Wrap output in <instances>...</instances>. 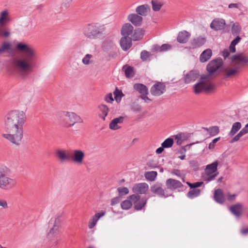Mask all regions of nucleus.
<instances>
[{
    "label": "nucleus",
    "mask_w": 248,
    "mask_h": 248,
    "mask_svg": "<svg viewBox=\"0 0 248 248\" xmlns=\"http://www.w3.org/2000/svg\"><path fill=\"white\" fill-rule=\"evenodd\" d=\"M214 198L217 202L222 204L225 201L224 193L222 190L219 188L215 189Z\"/></svg>",
    "instance_id": "bb28decb"
},
{
    "label": "nucleus",
    "mask_w": 248,
    "mask_h": 248,
    "mask_svg": "<svg viewBox=\"0 0 248 248\" xmlns=\"http://www.w3.org/2000/svg\"><path fill=\"white\" fill-rule=\"evenodd\" d=\"M121 200V197L118 196L112 198L110 202V204L111 206H114L120 202Z\"/></svg>",
    "instance_id": "6e6d98bb"
},
{
    "label": "nucleus",
    "mask_w": 248,
    "mask_h": 248,
    "mask_svg": "<svg viewBox=\"0 0 248 248\" xmlns=\"http://www.w3.org/2000/svg\"><path fill=\"white\" fill-rule=\"evenodd\" d=\"M165 89V85L163 83L158 82L153 86L150 92L153 95L159 96L164 93Z\"/></svg>",
    "instance_id": "2eb2a0df"
},
{
    "label": "nucleus",
    "mask_w": 248,
    "mask_h": 248,
    "mask_svg": "<svg viewBox=\"0 0 248 248\" xmlns=\"http://www.w3.org/2000/svg\"><path fill=\"white\" fill-rule=\"evenodd\" d=\"M150 11V7L147 4H143L138 6L136 9V12L142 17L146 16Z\"/></svg>",
    "instance_id": "cd10ccee"
},
{
    "label": "nucleus",
    "mask_w": 248,
    "mask_h": 248,
    "mask_svg": "<svg viewBox=\"0 0 248 248\" xmlns=\"http://www.w3.org/2000/svg\"><path fill=\"white\" fill-rule=\"evenodd\" d=\"M212 52L210 49H207L201 54L200 60L202 62H207L212 56Z\"/></svg>",
    "instance_id": "2f4dec72"
},
{
    "label": "nucleus",
    "mask_w": 248,
    "mask_h": 248,
    "mask_svg": "<svg viewBox=\"0 0 248 248\" xmlns=\"http://www.w3.org/2000/svg\"><path fill=\"white\" fill-rule=\"evenodd\" d=\"M201 190L200 189H192L189 191L187 196L190 199L195 198L200 195Z\"/></svg>",
    "instance_id": "a19ab883"
},
{
    "label": "nucleus",
    "mask_w": 248,
    "mask_h": 248,
    "mask_svg": "<svg viewBox=\"0 0 248 248\" xmlns=\"http://www.w3.org/2000/svg\"><path fill=\"white\" fill-rule=\"evenodd\" d=\"M164 148H163V146H161L160 147H159L158 148H157L155 151L156 153L157 154H160L161 153H162L163 152V151H164Z\"/></svg>",
    "instance_id": "774afa93"
},
{
    "label": "nucleus",
    "mask_w": 248,
    "mask_h": 248,
    "mask_svg": "<svg viewBox=\"0 0 248 248\" xmlns=\"http://www.w3.org/2000/svg\"><path fill=\"white\" fill-rule=\"evenodd\" d=\"M242 4L240 3H231L229 5L228 7L229 8H240L242 7Z\"/></svg>",
    "instance_id": "052dcab7"
},
{
    "label": "nucleus",
    "mask_w": 248,
    "mask_h": 248,
    "mask_svg": "<svg viewBox=\"0 0 248 248\" xmlns=\"http://www.w3.org/2000/svg\"><path fill=\"white\" fill-rule=\"evenodd\" d=\"M0 206H2L3 208H7V203L5 201L0 200Z\"/></svg>",
    "instance_id": "69168bd1"
},
{
    "label": "nucleus",
    "mask_w": 248,
    "mask_h": 248,
    "mask_svg": "<svg viewBox=\"0 0 248 248\" xmlns=\"http://www.w3.org/2000/svg\"><path fill=\"white\" fill-rule=\"evenodd\" d=\"M85 158L84 152L81 150H75L73 151L71 159L72 161L78 165H81L83 163Z\"/></svg>",
    "instance_id": "9b49d317"
},
{
    "label": "nucleus",
    "mask_w": 248,
    "mask_h": 248,
    "mask_svg": "<svg viewBox=\"0 0 248 248\" xmlns=\"http://www.w3.org/2000/svg\"><path fill=\"white\" fill-rule=\"evenodd\" d=\"M235 45H233V44H232V43L231 44L230 47H229V49H230V52H231L232 53H234L235 52Z\"/></svg>",
    "instance_id": "338daca9"
},
{
    "label": "nucleus",
    "mask_w": 248,
    "mask_h": 248,
    "mask_svg": "<svg viewBox=\"0 0 248 248\" xmlns=\"http://www.w3.org/2000/svg\"><path fill=\"white\" fill-rule=\"evenodd\" d=\"M114 95V99L117 103H120L121 101L122 98L124 96L121 90H119L118 88H116L113 92Z\"/></svg>",
    "instance_id": "58836bf2"
},
{
    "label": "nucleus",
    "mask_w": 248,
    "mask_h": 248,
    "mask_svg": "<svg viewBox=\"0 0 248 248\" xmlns=\"http://www.w3.org/2000/svg\"><path fill=\"white\" fill-rule=\"evenodd\" d=\"M220 139V137H218L217 138L214 139L212 142H211L208 145V149L210 150H213L216 146V143L219 141V140Z\"/></svg>",
    "instance_id": "3c124183"
},
{
    "label": "nucleus",
    "mask_w": 248,
    "mask_h": 248,
    "mask_svg": "<svg viewBox=\"0 0 248 248\" xmlns=\"http://www.w3.org/2000/svg\"><path fill=\"white\" fill-rule=\"evenodd\" d=\"M218 163L215 161L206 166L204 172L202 175V179L207 182L213 180L218 174L217 172Z\"/></svg>",
    "instance_id": "0eeeda50"
},
{
    "label": "nucleus",
    "mask_w": 248,
    "mask_h": 248,
    "mask_svg": "<svg viewBox=\"0 0 248 248\" xmlns=\"http://www.w3.org/2000/svg\"><path fill=\"white\" fill-rule=\"evenodd\" d=\"M241 39V38L239 36H237V37L235 38V39H234L232 41L231 43L232 44H233V45H234L236 46L240 42Z\"/></svg>",
    "instance_id": "e2e57ef3"
},
{
    "label": "nucleus",
    "mask_w": 248,
    "mask_h": 248,
    "mask_svg": "<svg viewBox=\"0 0 248 248\" xmlns=\"http://www.w3.org/2000/svg\"><path fill=\"white\" fill-rule=\"evenodd\" d=\"M98 109L99 117L102 120L105 121L109 111V108L106 105L101 104L98 105Z\"/></svg>",
    "instance_id": "4be33fe9"
},
{
    "label": "nucleus",
    "mask_w": 248,
    "mask_h": 248,
    "mask_svg": "<svg viewBox=\"0 0 248 248\" xmlns=\"http://www.w3.org/2000/svg\"><path fill=\"white\" fill-rule=\"evenodd\" d=\"M10 48V44L9 43H3L0 48V53L5 51Z\"/></svg>",
    "instance_id": "603ef678"
},
{
    "label": "nucleus",
    "mask_w": 248,
    "mask_h": 248,
    "mask_svg": "<svg viewBox=\"0 0 248 248\" xmlns=\"http://www.w3.org/2000/svg\"><path fill=\"white\" fill-rule=\"evenodd\" d=\"M226 27L225 20L223 18H216L210 24V28L215 31H220L224 29Z\"/></svg>",
    "instance_id": "4468645a"
},
{
    "label": "nucleus",
    "mask_w": 248,
    "mask_h": 248,
    "mask_svg": "<svg viewBox=\"0 0 248 248\" xmlns=\"http://www.w3.org/2000/svg\"><path fill=\"white\" fill-rule=\"evenodd\" d=\"M157 174L155 171H148L145 173V177L149 181H153L156 178Z\"/></svg>",
    "instance_id": "37998d69"
},
{
    "label": "nucleus",
    "mask_w": 248,
    "mask_h": 248,
    "mask_svg": "<svg viewBox=\"0 0 248 248\" xmlns=\"http://www.w3.org/2000/svg\"><path fill=\"white\" fill-rule=\"evenodd\" d=\"M82 62L85 65H89L93 62V55L90 54H86L82 59Z\"/></svg>",
    "instance_id": "e433bc0d"
},
{
    "label": "nucleus",
    "mask_w": 248,
    "mask_h": 248,
    "mask_svg": "<svg viewBox=\"0 0 248 248\" xmlns=\"http://www.w3.org/2000/svg\"><path fill=\"white\" fill-rule=\"evenodd\" d=\"M189 164L195 170L198 169L199 166L198 162L194 160L190 161Z\"/></svg>",
    "instance_id": "13d9d810"
},
{
    "label": "nucleus",
    "mask_w": 248,
    "mask_h": 248,
    "mask_svg": "<svg viewBox=\"0 0 248 248\" xmlns=\"http://www.w3.org/2000/svg\"><path fill=\"white\" fill-rule=\"evenodd\" d=\"M132 202L130 199H127L123 202H122L121 203V208L123 210H128L132 206Z\"/></svg>",
    "instance_id": "79ce46f5"
},
{
    "label": "nucleus",
    "mask_w": 248,
    "mask_h": 248,
    "mask_svg": "<svg viewBox=\"0 0 248 248\" xmlns=\"http://www.w3.org/2000/svg\"><path fill=\"white\" fill-rule=\"evenodd\" d=\"M144 35V31L141 29H138L135 30L134 33L132 35L134 41H138L141 39Z\"/></svg>",
    "instance_id": "f704fd0d"
},
{
    "label": "nucleus",
    "mask_w": 248,
    "mask_h": 248,
    "mask_svg": "<svg viewBox=\"0 0 248 248\" xmlns=\"http://www.w3.org/2000/svg\"><path fill=\"white\" fill-rule=\"evenodd\" d=\"M120 44L124 51H126L132 46V39L129 36H123L120 40Z\"/></svg>",
    "instance_id": "b1692460"
},
{
    "label": "nucleus",
    "mask_w": 248,
    "mask_h": 248,
    "mask_svg": "<svg viewBox=\"0 0 248 248\" xmlns=\"http://www.w3.org/2000/svg\"><path fill=\"white\" fill-rule=\"evenodd\" d=\"M61 124L66 128L73 126L77 123H83V119L77 113L68 111H62L58 114Z\"/></svg>",
    "instance_id": "7ed1b4c3"
},
{
    "label": "nucleus",
    "mask_w": 248,
    "mask_h": 248,
    "mask_svg": "<svg viewBox=\"0 0 248 248\" xmlns=\"http://www.w3.org/2000/svg\"><path fill=\"white\" fill-rule=\"evenodd\" d=\"M106 214V212L101 211L96 213L89 220L88 222V227L90 229H92L96 225L98 220L102 217H104Z\"/></svg>",
    "instance_id": "a211bd4d"
},
{
    "label": "nucleus",
    "mask_w": 248,
    "mask_h": 248,
    "mask_svg": "<svg viewBox=\"0 0 248 248\" xmlns=\"http://www.w3.org/2000/svg\"><path fill=\"white\" fill-rule=\"evenodd\" d=\"M134 88L139 93L143 95H146L148 93V89L146 86L142 84L137 83L134 85Z\"/></svg>",
    "instance_id": "7c9ffc66"
},
{
    "label": "nucleus",
    "mask_w": 248,
    "mask_h": 248,
    "mask_svg": "<svg viewBox=\"0 0 248 248\" xmlns=\"http://www.w3.org/2000/svg\"><path fill=\"white\" fill-rule=\"evenodd\" d=\"M241 27L238 22L234 23L232 27L231 31L233 36H238L241 31Z\"/></svg>",
    "instance_id": "72a5a7b5"
},
{
    "label": "nucleus",
    "mask_w": 248,
    "mask_h": 248,
    "mask_svg": "<svg viewBox=\"0 0 248 248\" xmlns=\"http://www.w3.org/2000/svg\"><path fill=\"white\" fill-rule=\"evenodd\" d=\"M186 184L192 189H197V187L201 186L202 184V182H197L194 183L186 182Z\"/></svg>",
    "instance_id": "09e8293b"
},
{
    "label": "nucleus",
    "mask_w": 248,
    "mask_h": 248,
    "mask_svg": "<svg viewBox=\"0 0 248 248\" xmlns=\"http://www.w3.org/2000/svg\"><path fill=\"white\" fill-rule=\"evenodd\" d=\"M135 204V208L137 210L141 209L146 204L147 200L142 199L140 200V196L138 195L133 194L128 198Z\"/></svg>",
    "instance_id": "ddd939ff"
},
{
    "label": "nucleus",
    "mask_w": 248,
    "mask_h": 248,
    "mask_svg": "<svg viewBox=\"0 0 248 248\" xmlns=\"http://www.w3.org/2000/svg\"><path fill=\"white\" fill-rule=\"evenodd\" d=\"M131 109L133 111L139 112L141 110V107L138 104H133L132 106Z\"/></svg>",
    "instance_id": "bf43d9fd"
},
{
    "label": "nucleus",
    "mask_w": 248,
    "mask_h": 248,
    "mask_svg": "<svg viewBox=\"0 0 248 248\" xmlns=\"http://www.w3.org/2000/svg\"><path fill=\"white\" fill-rule=\"evenodd\" d=\"M211 80L210 75H202L200 81L194 86V92L199 94L202 92L211 93L215 89V85L209 82Z\"/></svg>",
    "instance_id": "20e7f679"
},
{
    "label": "nucleus",
    "mask_w": 248,
    "mask_h": 248,
    "mask_svg": "<svg viewBox=\"0 0 248 248\" xmlns=\"http://www.w3.org/2000/svg\"><path fill=\"white\" fill-rule=\"evenodd\" d=\"M173 144V140L171 138H168L161 144L163 148H168L171 147Z\"/></svg>",
    "instance_id": "a18cd8bd"
},
{
    "label": "nucleus",
    "mask_w": 248,
    "mask_h": 248,
    "mask_svg": "<svg viewBox=\"0 0 248 248\" xmlns=\"http://www.w3.org/2000/svg\"><path fill=\"white\" fill-rule=\"evenodd\" d=\"M104 31V28L98 23H92L86 25L82 31L84 36L90 39H95L100 36Z\"/></svg>",
    "instance_id": "39448f33"
},
{
    "label": "nucleus",
    "mask_w": 248,
    "mask_h": 248,
    "mask_svg": "<svg viewBox=\"0 0 248 248\" xmlns=\"http://www.w3.org/2000/svg\"><path fill=\"white\" fill-rule=\"evenodd\" d=\"M16 49L22 54L19 58H14L12 64L19 76L25 78L31 69V48L25 44L16 42Z\"/></svg>",
    "instance_id": "f03ea898"
},
{
    "label": "nucleus",
    "mask_w": 248,
    "mask_h": 248,
    "mask_svg": "<svg viewBox=\"0 0 248 248\" xmlns=\"http://www.w3.org/2000/svg\"><path fill=\"white\" fill-rule=\"evenodd\" d=\"M248 133V123L242 128L240 132L232 140L231 142L232 143L239 140L240 138L245 134Z\"/></svg>",
    "instance_id": "473e14b6"
},
{
    "label": "nucleus",
    "mask_w": 248,
    "mask_h": 248,
    "mask_svg": "<svg viewBox=\"0 0 248 248\" xmlns=\"http://www.w3.org/2000/svg\"><path fill=\"white\" fill-rule=\"evenodd\" d=\"M8 13L7 11H2L1 13L0 17V25H2L4 23V20L5 18L7 16Z\"/></svg>",
    "instance_id": "4d7b16f0"
},
{
    "label": "nucleus",
    "mask_w": 248,
    "mask_h": 248,
    "mask_svg": "<svg viewBox=\"0 0 248 248\" xmlns=\"http://www.w3.org/2000/svg\"><path fill=\"white\" fill-rule=\"evenodd\" d=\"M150 56V53L146 50L142 51L140 53V58L142 61H147Z\"/></svg>",
    "instance_id": "49530a36"
},
{
    "label": "nucleus",
    "mask_w": 248,
    "mask_h": 248,
    "mask_svg": "<svg viewBox=\"0 0 248 248\" xmlns=\"http://www.w3.org/2000/svg\"><path fill=\"white\" fill-rule=\"evenodd\" d=\"M127 19L136 26L141 25L142 21V17L138 14H130L127 16Z\"/></svg>",
    "instance_id": "5701e85b"
},
{
    "label": "nucleus",
    "mask_w": 248,
    "mask_h": 248,
    "mask_svg": "<svg viewBox=\"0 0 248 248\" xmlns=\"http://www.w3.org/2000/svg\"><path fill=\"white\" fill-rule=\"evenodd\" d=\"M133 27L130 23H125L122 27L121 34L123 36H128L133 31Z\"/></svg>",
    "instance_id": "c85d7f7f"
},
{
    "label": "nucleus",
    "mask_w": 248,
    "mask_h": 248,
    "mask_svg": "<svg viewBox=\"0 0 248 248\" xmlns=\"http://www.w3.org/2000/svg\"><path fill=\"white\" fill-rule=\"evenodd\" d=\"M117 191L120 195H126L129 193V190L126 187H118L117 188Z\"/></svg>",
    "instance_id": "8fccbe9b"
},
{
    "label": "nucleus",
    "mask_w": 248,
    "mask_h": 248,
    "mask_svg": "<svg viewBox=\"0 0 248 248\" xmlns=\"http://www.w3.org/2000/svg\"><path fill=\"white\" fill-rule=\"evenodd\" d=\"M149 186L146 183H140L135 184L132 188L134 193L137 194H144L148 191Z\"/></svg>",
    "instance_id": "dca6fc26"
},
{
    "label": "nucleus",
    "mask_w": 248,
    "mask_h": 248,
    "mask_svg": "<svg viewBox=\"0 0 248 248\" xmlns=\"http://www.w3.org/2000/svg\"><path fill=\"white\" fill-rule=\"evenodd\" d=\"M171 46L169 44H165L162 45L160 47H158V49L160 50V52L165 51L170 49Z\"/></svg>",
    "instance_id": "5fc2aeb1"
},
{
    "label": "nucleus",
    "mask_w": 248,
    "mask_h": 248,
    "mask_svg": "<svg viewBox=\"0 0 248 248\" xmlns=\"http://www.w3.org/2000/svg\"><path fill=\"white\" fill-rule=\"evenodd\" d=\"M175 140H177L176 143L178 145H181L182 143V135H177L175 136Z\"/></svg>",
    "instance_id": "680f3d73"
},
{
    "label": "nucleus",
    "mask_w": 248,
    "mask_h": 248,
    "mask_svg": "<svg viewBox=\"0 0 248 248\" xmlns=\"http://www.w3.org/2000/svg\"><path fill=\"white\" fill-rule=\"evenodd\" d=\"M56 155L61 162H65L70 159L68 151L64 149H59L56 150Z\"/></svg>",
    "instance_id": "412c9836"
},
{
    "label": "nucleus",
    "mask_w": 248,
    "mask_h": 248,
    "mask_svg": "<svg viewBox=\"0 0 248 248\" xmlns=\"http://www.w3.org/2000/svg\"><path fill=\"white\" fill-rule=\"evenodd\" d=\"M151 191L161 197H168L170 196V194L167 193V191L162 188V184L157 182L151 186Z\"/></svg>",
    "instance_id": "9d476101"
},
{
    "label": "nucleus",
    "mask_w": 248,
    "mask_h": 248,
    "mask_svg": "<svg viewBox=\"0 0 248 248\" xmlns=\"http://www.w3.org/2000/svg\"><path fill=\"white\" fill-rule=\"evenodd\" d=\"M205 129L211 136H215L217 135L219 131V128L217 126L210 127L209 128H205Z\"/></svg>",
    "instance_id": "ea45409f"
},
{
    "label": "nucleus",
    "mask_w": 248,
    "mask_h": 248,
    "mask_svg": "<svg viewBox=\"0 0 248 248\" xmlns=\"http://www.w3.org/2000/svg\"><path fill=\"white\" fill-rule=\"evenodd\" d=\"M241 124L240 122H235L233 124L231 130L229 132L230 136H233L241 128Z\"/></svg>",
    "instance_id": "c9c22d12"
},
{
    "label": "nucleus",
    "mask_w": 248,
    "mask_h": 248,
    "mask_svg": "<svg viewBox=\"0 0 248 248\" xmlns=\"http://www.w3.org/2000/svg\"><path fill=\"white\" fill-rule=\"evenodd\" d=\"M26 120V115L22 111L14 110L9 112L5 123L8 134H3V137L19 145L23 138V125Z\"/></svg>",
    "instance_id": "f257e3e1"
},
{
    "label": "nucleus",
    "mask_w": 248,
    "mask_h": 248,
    "mask_svg": "<svg viewBox=\"0 0 248 248\" xmlns=\"http://www.w3.org/2000/svg\"><path fill=\"white\" fill-rule=\"evenodd\" d=\"M124 118L123 116H119L118 117L112 119L109 124V128L112 130H116L121 127V124L124 121Z\"/></svg>",
    "instance_id": "6ab92c4d"
},
{
    "label": "nucleus",
    "mask_w": 248,
    "mask_h": 248,
    "mask_svg": "<svg viewBox=\"0 0 248 248\" xmlns=\"http://www.w3.org/2000/svg\"><path fill=\"white\" fill-rule=\"evenodd\" d=\"M199 72L197 70H191L184 75V81L186 83H189L195 81L199 77Z\"/></svg>",
    "instance_id": "aec40b11"
},
{
    "label": "nucleus",
    "mask_w": 248,
    "mask_h": 248,
    "mask_svg": "<svg viewBox=\"0 0 248 248\" xmlns=\"http://www.w3.org/2000/svg\"><path fill=\"white\" fill-rule=\"evenodd\" d=\"M190 36V33L186 31H183L179 32L177 40L178 42L182 44L186 43Z\"/></svg>",
    "instance_id": "a878e982"
},
{
    "label": "nucleus",
    "mask_w": 248,
    "mask_h": 248,
    "mask_svg": "<svg viewBox=\"0 0 248 248\" xmlns=\"http://www.w3.org/2000/svg\"><path fill=\"white\" fill-rule=\"evenodd\" d=\"M222 65L221 59H217L211 61L207 65L206 69L208 72L206 75H210V78H212V75L217 71Z\"/></svg>",
    "instance_id": "6e6552de"
},
{
    "label": "nucleus",
    "mask_w": 248,
    "mask_h": 248,
    "mask_svg": "<svg viewBox=\"0 0 248 248\" xmlns=\"http://www.w3.org/2000/svg\"><path fill=\"white\" fill-rule=\"evenodd\" d=\"M51 223H53V226L47 233V238L49 239H51L57 235L61 226V221L58 218H55L54 220L52 219Z\"/></svg>",
    "instance_id": "f8f14e48"
},
{
    "label": "nucleus",
    "mask_w": 248,
    "mask_h": 248,
    "mask_svg": "<svg viewBox=\"0 0 248 248\" xmlns=\"http://www.w3.org/2000/svg\"><path fill=\"white\" fill-rule=\"evenodd\" d=\"M152 8L154 11H158L163 5L161 1L157 0L152 1Z\"/></svg>",
    "instance_id": "c03bdc74"
},
{
    "label": "nucleus",
    "mask_w": 248,
    "mask_h": 248,
    "mask_svg": "<svg viewBox=\"0 0 248 248\" xmlns=\"http://www.w3.org/2000/svg\"><path fill=\"white\" fill-rule=\"evenodd\" d=\"M230 211L236 217H239L242 214L243 205L241 203H236L230 207Z\"/></svg>",
    "instance_id": "393cba45"
},
{
    "label": "nucleus",
    "mask_w": 248,
    "mask_h": 248,
    "mask_svg": "<svg viewBox=\"0 0 248 248\" xmlns=\"http://www.w3.org/2000/svg\"><path fill=\"white\" fill-rule=\"evenodd\" d=\"M232 62L235 67L226 71V75L227 77H231L237 74L238 69L248 63V56L243 54L235 55L232 57Z\"/></svg>",
    "instance_id": "423d86ee"
},
{
    "label": "nucleus",
    "mask_w": 248,
    "mask_h": 248,
    "mask_svg": "<svg viewBox=\"0 0 248 248\" xmlns=\"http://www.w3.org/2000/svg\"><path fill=\"white\" fill-rule=\"evenodd\" d=\"M123 69L124 71L125 76L127 78H130L134 76V72L132 67L125 65L123 67Z\"/></svg>",
    "instance_id": "4c0bfd02"
},
{
    "label": "nucleus",
    "mask_w": 248,
    "mask_h": 248,
    "mask_svg": "<svg viewBox=\"0 0 248 248\" xmlns=\"http://www.w3.org/2000/svg\"><path fill=\"white\" fill-rule=\"evenodd\" d=\"M206 42V38L204 37L199 36L193 39L191 42V45L193 47H198L203 45Z\"/></svg>",
    "instance_id": "c756f323"
},
{
    "label": "nucleus",
    "mask_w": 248,
    "mask_h": 248,
    "mask_svg": "<svg viewBox=\"0 0 248 248\" xmlns=\"http://www.w3.org/2000/svg\"><path fill=\"white\" fill-rule=\"evenodd\" d=\"M222 55L223 56V57L225 59L227 57H228V56L229 55V51L228 49H224L222 52Z\"/></svg>",
    "instance_id": "0e129e2a"
},
{
    "label": "nucleus",
    "mask_w": 248,
    "mask_h": 248,
    "mask_svg": "<svg viewBox=\"0 0 248 248\" xmlns=\"http://www.w3.org/2000/svg\"><path fill=\"white\" fill-rule=\"evenodd\" d=\"M166 186L168 188L178 189L179 191L182 190L184 187L180 181L173 179H168L166 181Z\"/></svg>",
    "instance_id": "f3484780"
},
{
    "label": "nucleus",
    "mask_w": 248,
    "mask_h": 248,
    "mask_svg": "<svg viewBox=\"0 0 248 248\" xmlns=\"http://www.w3.org/2000/svg\"><path fill=\"white\" fill-rule=\"evenodd\" d=\"M16 184V182L14 180L9 178L3 172L0 171V188L5 189L8 186L12 187Z\"/></svg>",
    "instance_id": "1a4fd4ad"
},
{
    "label": "nucleus",
    "mask_w": 248,
    "mask_h": 248,
    "mask_svg": "<svg viewBox=\"0 0 248 248\" xmlns=\"http://www.w3.org/2000/svg\"><path fill=\"white\" fill-rule=\"evenodd\" d=\"M104 100L108 103L111 104L114 101L112 93H109L106 94L104 97Z\"/></svg>",
    "instance_id": "864d4df0"
},
{
    "label": "nucleus",
    "mask_w": 248,
    "mask_h": 248,
    "mask_svg": "<svg viewBox=\"0 0 248 248\" xmlns=\"http://www.w3.org/2000/svg\"><path fill=\"white\" fill-rule=\"evenodd\" d=\"M186 149L185 148H183L179 151L177 152V154L179 155L178 157L180 158L181 160H184L186 157Z\"/></svg>",
    "instance_id": "de8ad7c7"
}]
</instances>
